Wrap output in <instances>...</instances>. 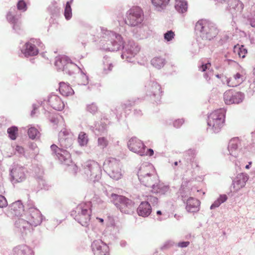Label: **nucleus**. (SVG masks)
Returning a JSON list of instances; mask_svg holds the SVG:
<instances>
[{"label": "nucleus", "mask_w": 255, "mask_h": 255, "mask_svg": "<svg viewBox=\"0 0 255 255\" xmlns=\"http://www.w3.org/2000/svg\"><path fill=\"white\" fill-rule=\"evenodd\" d=\"M101 43L103 48L110 51H117L123 48L124 51L121 57L128 62H131V59L139 52L140 47L133 40H129L124 46V41L121 35L106 28H102Z\"/></svg>", "instance_id": "obj_1"}, {"label": "nucleus", "mask_w": 255, "mask_h": 255, "mask_svg": "<svg viewBox=\"0 0 255 255\" xmlns=\"http://www.w3.org/2000/svg\"><path fill=\"white\" fill-rule=\"evenodd\" d=\"M138 178L141 184L152 187L159 182V178L153 166L149 163H143L137 172Z\"/></svg>", "instance_id": "obj_2"}, {"label": "nucleus", "mask_w": 255, "mask_h": 255, "mask_svg": "<svg viewBox=\"0 0 255 255\" xmlns=\"http://www.w3.org/2000/svg\"><path fill=\"white\" fill-rule=\"evenodd\" d=\"M195 31L203 40L210 41L218 35L219 30L217 25L207 19H200L196 23Z\"/></svg>", "instance_id": "obj_3"}, {"label": "nucleus", "mask_w": 255, "mask_h": 255, "mask_svg": "<svg viewBox=\"0 0 255 255\" xmlns=\"http://www.w3.org/2000/svg\"><path fill=\"white\" fill-rule=\"evenodd\" d=\"M92 207L91 202H82L71 212V216L82 226L87 227L90 221Z\"/></svg>", "instance_id": "obj_4"}, {"label": "nucleus", "mask_w": 255, "mask_h": 255, "mask_svg": "<svg viewBox=\"0 0 255 255\" xmlns=\"http://www.w3.org/2000/svg\"><path fill=\"white\" fill-rule=\"evenodd\" d=\"M226 111L221 108L214 111L208 117L207 130L214 133L219 132L223 127Z\"/></svg>", "instance_id": "obj_5"}, {"label": "nucleus", "mask_w": 255, "mask_h": 255, "mask_svg": "<svg viewBox=\"0 0 255 255\" xmlns=\"http://www.w3.org/2000/svg\"><path fill=\"white\" fill-rule=\"evenodd\" d=\"M46 104H48L52 109L59 111H62L65 106L63 101L59 96L52 94L48 96L47 100H40L38 101L37 104H33L32 105L33 110L31 112V116L33 117L34 115L35 111L39 108V106L46 111Z\"/></svg>", "instance_id": "obj_6"}, {"label": "nucleus", "mask_w": 255, "mask_h": 255, "mask_svg": "<svg viewBox=\"0 0 255 255\" xmlns=\"http://www.w3.org/2000/svg\"><path fill=\"white\" fill-rule=\"evenodd\" d=\"M144 13L138 6L133 7L126 12L124 20L125 24L131 27H138L142 24Z\"/></svg>", "instance_id": "obj_7"}, {"label": "nucleus", "mask_w": 255, "mask_h": 255, "mask_svg": "<svg viewBox=\"0 0 255 255\" xmlns=\"http://www.w3.org/2000/svg\"><path fill=\"white\" fill-rule=\"evenodd\" d=\"M83 170L89 180L96 182L99 181L102 176V169L99 164L94 160H88L83 165Z\"/></svg>", "instance_id": "obj_8"}, {"label": "nucleus", "mask_w": 255, "mask_h": 255, "mask_svg": "<svg viewBox=\"0 0 255 255\" xmlns=\"http://www.w3.org/2000/svg\"><path fill=\"white\" fill-rule=\"evenodd\" d=\"M104 166L111 178L115 180L121 179L123 176V173L121 168L120 163L118 160L114 158H108L105 160Z\"/></svg>", "instance_id": "obj_9"}, {"label": "nucleus", "mask_w": 255, "mask_h": 255, "mask_svg": "<svg viewBox=\"0 0 255 255\" xmlns=\"http://www.w3.org/2000/svg\"><path fill=\"white\" fill-rule=\"evenodd\" d=\"M113 203L123 213L129 214L133 211L134 202L125 196L113 195Z\"/></svg>", "instance_id": "obj_10"}, {"label": "nucleus", "mask_w": 255, "mask_h": 255, "mask_svg": "<svg viewBox=\"0 0 255 255\" xmlns=\"http://www.w3.org/2000/svg\"><path fill=\"white\" fill-rule=\"evenodd\" d=\"M55 66L58 70L63 71L69 75L74 74V70L77 68V65L65 55L56 57Z\"/></svg>", "instance_id": "obj_11"}, {"label": "nucleus", "mask_w": 255, "mask_h": 255, "mask_svg": "<svg viewBox=\"0 0 255 255\" xmlns=\"http://www.w3.org/2000/svg\"><path fill=\"white\" fill-rule=\"evenodd\" d=\"M50 148L52 155L61 164L70 166L72 163L71 154L66 149L59 147L54 144L50 146Z\"/></svg>", "instance_id": "obj_12"}, {"label": "nucleus", "mask_w": 255, "mask_h": 255, "mask_svg": "<svg viewBox=\"0 0 255 255\" xmlns=\"http://www.w3.org/2000/svg\"><path fill=\"white\" fill-rule=\"evenodd\" d=\"M145 89L147 96L152 100L157 103L160 102L162 92L159 84L153 80H149L146 83Z\"/></svg>", "instance_id": "obj_13"}, {"label": "nucleus", "mask_w": 255, "mask_h": 255, "mask_svg": "<svg viewBox=\"0 0 255 255\" xmlns=\"http://www.w3.org/2000/svg\"><path fill=\"white\" fill-rule=\"evenodd\" d=\"M10 180L12 184L24 181L26 178V169L22 166L14 163L9 169Z\"/></svg>", "instance_id": "obj_14"}, {"label": "nucleus", "mask_w": 255, "mask_h": 255, "mask_svg": "<svg viewBox=\"0 0 255 255\" xmlns=\"http://www.w3.org/2000/svg\"><path fill=\"white\" fill-rule=\"evenodd\" d=\"M20 17L21 14L18 13L14 7H11L6 15V20L12 24L13 30L18 34H20L21 32Z\"/></svg>", "instance_id": "obj_15"}, {"label": "nucleus", "mask_w": 255, "mask_h": 255, "mask_svg": "<svg viewBox=\"0 0 255 255\" xmlns=\"http://www.w3.org/2000/svg\"><path fill=\"white\" fill-rule=\"evenodd\" d=\"M22 214L32 227L39 225L43 219L42 214L37 208H30L29 210H26Z\"/></svg>", "instance_id": "obj_16"}, {"label": "nucleus", "mask_w": 255, "mask_h": 255, "mask_svg": "<svg viewBox=\"0 0 255 255\" xmlns=\"http://www.w3.org/2000/svg\"><path fill=\"white\" fill-rule=\"evenodd\" d=\"M244 94L241 92H236L233 90L226 91L224 94V100L226 104H239L243 102Z\"/></svg>", "instance_id": "obj_17"}, {"label": "nucleus", "mask_w": 255, "mask_h": 255, "mask_svg": "<svg viewBox=\"0 0 255 255\" xmlns=\"http://www.w3.org/2000/svg\"><path fill=\"white\" fill-rule=\"evenodd\" d=\"M32 227L30 224L28 223L26 218L23 217V214L15 219L14 229L15 232L23 236L27 234Z\"/></svg>", "instance_id": "obj_18"}, {"label": "nucleus", "mask_w": 255, "mask_h": 255, "mask_svg": "<svg viewBox=\"0 0 255 255\" xmlns=\"http://www.w3.org/2000/svg\"><path fill=\"white\" fill-rule=\"evenodd\" d=\"M128 146L129 150L140 156H144L146 148L141 140L135 137L128 140Z\"/></svg>", "instance_id": "obj_19"}, {"label": "nucleus", "mask_w": 255, "mask_h": 255, "mask_svg": "<svg viewBox=\"0 0 255 255\" xmlns=\"http://www.w3.org/2000/svg\"><path fill=\"white\" fill-rule=\"evenodd\" d=\"M243 8L244 4L241 1L239 0H229L227 9L232 15V22L235 23V21H234L235 18L242 14Z\"/></svg>", "instance_id": "obj_20"}, {"label": "nucleus", "mask_w": 255, "mask_h": 255, "mask_svg": "<svg viewBox=\"0 0 255 255\" xmlns=\"http://www.w3.org/2000/svg\"><path fill=\"white\" fill-rule=\"evenodd\" d=\"M187 183V181L182 182L181 184L180 191L183 190V186L186 185ZM181 197L183 201L185 203V201L186 203V209L188 212L195 213L199 211L200 201L193 197H190L187 200L185 199L186 196L181 192Z\"/></svg>", "instance_id": "obj_21"}, {"label": "nucleus", "mask_w": 255, "mask_h": 255, "mask_svg": "<svg viewBox=\"0 0 255 255\" xmlns=\"http://www.w3.org/2000/svg\"><path fill=\"white\" fill-rule=\"evenodd\" d=\"M196 152L194 150L189 149L184 154L183 162L187 166V169H189V166L193 169L199 168V162L196 158Z\"/></svg>", "instance_id": "obj_22"}, {"label": "nucleus", "mask_w": 255, "mask_h": 255, "mask_svg": "<svg viewBox=\"0 0 255 255\" xmlns=\"http://www.w3.org/2000/svg\"><path fill=\"white\" fill-rule=\"evenodd\" d=\"M73 138L72 134L66 129L61 130L59 133V147L67 149L73 144Z\"/></svg>", "instance_id": "obj_23"}, {"label": "nucleus", "mask_w": 255, "mask_h": 255, "mask_svg": "<svg viewBox=\"0 0 255 255\" xmlns=\"http://www.w3.org/2000/svg\"><path fill=\"white\" fill-rule=\"evenodd\" d=\"M94 255H109V247L101 240H94L91 244Z\"/></svg>", "instance_id": "obj_24"}, {"label": "nucleus", "mask_w": 255, "mask_h": 255, "mask_svg": "<svg viewBox=\"0 0 255 255\" xmlns=\"http://www.w3.org/2000/svg\"><path fill=\"white\" fill-rule=\"evenodd\" d=\"M20 54L25 57L34 56L38 54V49L31 42L28 41L20 46ZM19 54V56L20 55Z\"/></svg>", "instance_id": "obj_25"}, {"label": "nucleus", "mask_w": 255, "mask_h": 255, "mask_svg": "<svg viewBox=\"0 0 255 255\" xmlns=\"http://www.w3.org/2000/svg\"><path fill=\"white\" fill-rule=\"evenodd\" d=\"M249 179V176L246 173H241L237 175L233 181L232 185L234 190L238 191L244 187Z\"/></svg>", "instance_id": "obj_26"}, {"label": "nucleus", "mask_w": 255, "mask_h": 255, "mask_svg": "<svg viewBox=\"0 0 255 255\" xmlns=\"http://www.w3.org/2000/svg\"><path fill=\"white\" fill-rule=\"evenodd\" d=\"M246 79L244 75L239 72L235 74L232 78L225 77L226 82L229 87H235L241 84Z\"/></svg>", "instance_id": "obj_27"}, {"label": "nucleus", "mask_w": 255, "mask_h": 255, "mask_svg": "<svg viewBox=\"0 0 255 255\" xmlns=\"http://www.w3.org/2000/svg\"><path fill=\"white\" fill-rule=\"evenodd\" d=\"M151 212V206L148 202H142L137 209V213L140 216L148 217Z\"/></svg>", "instance_id": "obj_28"}, {"label": "nucleus", "mask_w": 255, "mask_h": 255, "mask_svg": "<svg viewBox=\"0 0 255 255\" xmlns=\"http://www.w3.org/2000/svg\"><path fill=\"white\" fill-rule=\"evenodd\" d=\"M13 255H34L32 250L28 246L22 245L15 247L13 249Z\"/></svg>", "instance_id": "obj_29"}, {"label": "nucleus", "mask_w": 255, "mask_h": 255, "mask_svg": "<svg viewBox=\"0 0 255 255\" xmlns=\"http://www.w3.org/2000/svg\"><path fill=\"white\" fill-rule=\"evenodd\" d=\"M9 210H10L11 214L15 215V216H20L22 214L21 212L24 213L26 210L23 209V206L21 202L19 200L15 201L12 203L9 206Z\"/></svg>", "instance_id": "obj_30"}, {"label": "nucleus", "mask_w": 255, "mask_h": 255, "mask_svg": "<svg viewBox=\"0 0 255 255\" xmlns=\"http://www.w3.org/2000/svg\"><path fill=\"white\" fill-rule=\"evenodd\" d=\"M154 9L161 12L166 9L170 0H150Z\"/></svg>", "instance_id": "obj_31"}, {"label": "nucleus", "mask_w": 255, "mask_h": 255, "mask_svg": "<svg viewBox=\"0 0 255 255\" xmlns=\"http://www.w3.org/2000/svg\"><path fill=\"white\" fill-rule=\"evenodd\" d=\"M239 143L238 137L233 138L229 142L228 149L229 154L234 157L237 155V148Z\"/></svg>", "instance_id": "obj_32"}, {"label": "nucleus", "mask_w": 255, "mask_h": 255, "mask_svg": "<svg viewBox=\"0 0 255 255\" xmlns=\"http://www.w3.org/2000/svg\"><path fill=\"white\" fill-rule=\"evenodd\" d=\"M151 189L152 192L154 193L164 195L168 191L169 187L162 183H160L159 180V182L154 184V186L151 187Z\"/></svg>", "instance_id": "obj_33"}, {"label": "nucleus", "mask_w": 255, "mask_h": 255, "mask_svg": "<svg viewBox=\"0 0 255 255\" xmlns=\"http://www.w3.org/2000/svg\"><path fill=\"white\" fill-rule=\"evenodd\" d=\"M90 129L97 135H101L107 131L106 124L102 122L97 123L95 126H90Z\"/></svg>", "instance_id": "obj_34"}, {"label": "nucleus", "mask_w": 255, "mask_h": 255, "mask_svg": "<svg viewBox=\"0 0 255 255\" xmlns=\"http://www.w3.org/2000/svg\"><path fill=\"white\" fill-rule=\"evenodd\" d=\"M114 67L113 60L108 56H105L103 60V69L104 74L110 72Z\"/></svg>", "instance_id": "obj_35"}, {"label": "nucleus", "mask_w": 255, "mask_h": 255, "mask_svg": "<svg viewBox=\"0 0 255 255\" xmlns=\"http://www.w3.org/2000/svg\"><path fill=\"white\" fill-rule=\"evenodd\" d=\"M210 63H202L201 65L199 66V70L201 72H206L203 76L204 78L208 81L210 79L211 77L213 75V72L210 70L211 67Z\"/></svg>", "instance_id": "obj_36"}, {"label": "nucleus", "mask_w": 255, "mask_h": 255, "mask_svg": "<svg viewBox=\"0 0 255 255\" xmlns=\"http://www.w3.org/2000/svg\"><path fill=\"white\" fill-rule=\"evenodd\" d=\"M59 92L64 96H69L74 94V92L69 85L64 83H59Z\"/></svg>", "instance_id": "obj_37"}, {"label": "nucleus", "mask_w": 255, "mask_h": 255, "mask_svg": "<svg viewBox=\"0 0 255 255\" xmlns=\"http://www.w3.org/2000/svg\"><path fill=\"white\" fill-rule=\"evenodd\" d=\"M175 8L178 12L183 13L187 11V2L185 0H176Z\"/></svg>", "instance_id": "obj_38"}, {"label": "nucleus", "mask_w": 255, "mask_h": 255, "mask_svg": "<svg viewBox=\"0 0 255 255\" xmlns=\"http://www.w3.org/2000/svg\"><path fill=\"white\" fill-rule=\"evenodd\" d=\"M134 105V102L128 101L126 102L125 103L122 104L120 107H117L115 108L114 110H113V112L116 115L117 118L118 119H119L121 116V110L126 109L128 108H130Z\"/></svg>", "instance_id": "obj_39"}, {"label": "nucleus", "mask_w": 255, "mask_h": 255, "mask_svg": "<svg viewBox=\"0 0 255 255\" xmlns=\"http://www.w3.org/2000/svg\"><path fill=\"white\" fill-rule=\"evenodd\" d=\"M234 52L237 54L239 57L244 58L247 53V49L243 45H235L233 48Z\"/></svg>", "instance_id": "obj_40"}, {"label": "nucleus", "mask_w": 255, "mask_h": 255, "mask_svg": "<svg viewBox=\"0 0 255 255\" xmlns=\"http://www.w3.org/2000/svg\"><path fill=\"white\" fill-rule=\"evenodd\" d=\"M151 64L155 68L159 69L165 65V60L160 56L155 57L151 60Z\"/></svg>", "instance_id": "obj_41"}, {"label": "nucleus", "mask_w": 255, "mask_h": 255, "mask_svg": "<svg viewBox=\"0 0 255 255\" xmlns=\"http://www.w3.org/2000/svg\"><path fill=\"white\" fill-rule=\"evenodd\" d=\"M248 22L253 27H255V4L250 8V13L247 16Z\"/></svg>", "instance_id": "obj_42"}, {"label": "nucleus", "mask_w": 255, "mask_h": 255, "mask_svg": "<svg viewBox=\"0 0 255 255\" xmlns=\"http://www.w3.org/2000/svg\"><path fill=\"white\" fill-rule=\"evenodd\" d=\"M227 199L228 197L226 195H221L210 206V209L212 210L219 207L222 203L226 202Z\"/></svg>", "instance_id": "obj_43"}, {"label": "nucleus", "mask_w": 255, "mask_h": 255, "mask_svg": "<svg viewBox=\"0 0 255 255\" xmlns=\"http://www.w3.org/2000/svg\"><path fill=\"white\" fill-rule=\"evenodd\" d=\"M88 140L89 138L87 133L83 131L79 133L78 141L81 146H86L88 143Z\"/></svg>", "instance_id": "obj_44"}, {"label": "nucleus", "mask_w": 255, "mask_h": 255, "mask_svg": "<svg viewBox=\"0 0 255 255\" xmlns=\"http://www.w3.org/2000/svg\"><path fill=\"white\" fill-rule=\"evenodd\" d=\"M77 68H79L80 70V73L79 75V77L78 78V84L80 85H86L88 83V77L84 73L80 68L77 66Z\"/></svg>", "instance_id": "obj_45"}, {"label": "nucleus", "mask_w": 255, "mask_h": 255, "mask_svg": "<svg viewBox=\"0 0 255 255\" xmlns=\"http://www.w3.org/2000/svg\"><path fill=\"white\" fill-rule=\"evenodd\" d=\"M72 1L73 0H71L70 1H67L65 7L64 16L67 20H69L72 17V13L71 4Z\"/></svg>", "instance_id": "obj_46"}, {"label": "nucleus", "mask_w": 255, "mask_h": 255, "mask_svg": "<svg viewBox=\"0 0 255 255\" xmlns=\"http://www.w3.org/2000/svg\"><path fill=\"white\" fill-rule=\"evenodd\" d=\"M27 133L29 138L32 139L38 138L40 135L39 131L34 127L30 128L28 130Z\"/></svg>", "instance_id": "obj_47"}, {"label": "nucleus", "mask_w": 255, "mask_h": 255, "mask_svg": "<svg viewBox=\"0 0 255 255\" xmlns=\"http://www.w3.org/2000/svg\"><path fill=\"white\" fill-rule=\"evenodd\" d=\"M7 133L9 138L12 140H15L17 135L18 128L15 126H12L7 129Z\"/></svg>", "instance_id": "obj_48"}, {"label": "nucleus", "mask_w": 255, "mask_h": 255, "mask_svg": "<svg viewBox=\"0 0 255 255\" xmlns=\"http://www.w3.org/2000/svg\"><path fill=\"white\" fill-rule=\"evenodd\" d=\"M109 141L105 137H99L97 140V145L101 149H104L108 145Z\"/></svg>", "instance_id": "obj_49"}, {"label": "nucleus", "mask_w": 255, "mask_h": 255, "mask_svg": "<svg viewBox=\"0 0 255 255\" xmlns=\"http://www.w3.org/2000/svg\"><path fill=\"white\" fill-rule=\"evenodd\" d=\"M164 39L166 42L171 41L175 37V34L172 30H168L164 34Z\"/></svg>", "instance_id": "obj_50"}, {"label": "nucleus", "mask_w": 255, "mask_h": 255, "mask_svg": "<svg viewBox=\"0 0 255 255\" xmlns=\"http://www.w3.org/2000/svg\"><path fill=\"white\" fill-rule=\"evenodd\" d=\"M16 7L17 10L21 12H25L27 9V4L23 0H19L17 2Z\"/></svg>", "instance_id": "obj_51"}, {"label": "nucleus", "mask_w": 255, "mask_h": 255, "mask_svg": "<svg viewBox=\"0 0 255 255\" xmlns=\"http://www.w3.org/2000/svg\"><path fill=\"white\" fill-rule=\"evenodd\" d=\"M104 194L110 199V201L113 203V195H118V194H115L111 191V187L108 186L107 188H106L104 190Z\"/></svg>", "instance_id": "obj_52"}, {"label": "nucleus", "mask_w": 255, "mask_h": 255, "mask_svg": "<svg viewBox=\"0 0 255 255\" xmlns=\"http://www.w3.org/2000/svg\"><path fill=\"white\" fill-rule=\"evenodd\" d=\"M86 110L92 114H95L98 111L97 106L95 103L87 105Z\"/></svg>", "instance_id": "obj_53"}, {"label": "nucleus", "mask_w": 255, "mask_h": 255, "mask_svg": "<svg viewBox=\"0 0 255 255\" xmlns=\"http://www.w3.org/2000/svg\"><path fill=\"white\" fill-rule=\"evenodd\" d=\"M146 202H149V204L152 206H155L157 204L158 198L153 196H150L147 197V201Z\"/></svg>", "instance_id": "obj_54"}, {"label": "nucleus", "mask_w": 255, "mask_h": 255, "mask_svg": "<svg viewBox=\"0 0 255 255\" xmlns=\"http://www.w3.org/2000/svg\"><path fill=\"white\" fill-rule=\"evenodd\" d=\"M38 183L39 186L41 189H44L45 190H47L48 189V185L45 180L41 178H39Z\"/></svg>", "instance_id": "obj_55"}, {"label": "nucleus", "mask_w": 255, "mask_h": 255, "mask_svg": "<svg viewBox=\"0 0 255 255\" xmlns=\"http://www.w3.org/2000/svg\"><path fill=\"white\" fill-rule=\"evenodd\" d=\"M184 123V120L183 119H177L173 122V125L174 127L176 128H179L183 125Z\"/></svg>", "instance_id": "obj_56"}, {"label": "nucleus", "mask_w": 255, "mask_h": 255, "mask_svg": "<svg viewBox=\"0 0 255 255\" xmlns=\"http://www.w3.org/2000/svg\"><path fill=\"white\" fill-rule=\"evenodd\" d=\"M7 205V202L6 198L2 195H0V208L5 207Z\"/></svg>", "instance_id": "obj_57"}, {"label": "nucleus", "mask_w": 255, "mask_h": 255, "mask_svg": "<svg viewBox=\"0 0 255 255\" xmlns=\"http://www.w3.org/2000/svg\"><path fill=\"white\" fill-rule=\"evenodd\" d=\"M27 209L26 210H29L30 208H36L34 206V203L32 200L29 199V197H28V200L26 204Z\"/></svg>", "instance_id": "obj_58"}, {"label": "nucleus", "mask_w": 255, "mask_h": 255, "mask_svg": "<svg viewBox=\"0 0 255 255\" xmlns=\"http://www.w3.org/2000/svg\"><path fill=\"white\" fill-rule=\"evenodd\" d=\"M15 150L19 155L24 154V149L22 146L16 145L15 148Z\"/></svg>", "instance_id": "obj_59"}, {"label": "nucleus", "mask_w": 255, "mask_h": 255, "mask_svg": "<svg viewBox=\"0 0 255 255\" xmlns=\"http://www.w3.org/2000/svg\"><path fill=\"white\" fill-rule=\"evenodd\" d=\"M249 83L250 85L248 92L251 94H252L255 91V82L252 83H250V82H249Z\"/></svg>", "instance_id": "obj_60"}, {"label": "nucleus", "mask_w": 255, "mask_h": 255, "mask_svg": "<svg viewBox=\"0 0 255 255\" xmlns=\"http://www.w3.org/2000/svg\"><path fill=\"white\" fill-rule=\"evenodd\" d=\"M229 39V36L227 34H224L221 38L220 40L219 41L221 44H223L225 42H226Z\"/></svg>", "instance_id": "obj_61"}, {"label": "nucleus", "mask_w": 255, "mask_h": 255, "mask_svg": "<svg viewBox=\"0 0 255 255\" xmlns=\"http://www.w3.org/2000/svg\"><path fill=\"white\" fill-rule=\"evenodd\" d=\"M190 244V242L188 241L179 242L177 246L178 247L183 248L188 247Z\"/></svg>", "instance_id": "obj_62"}, {"label": "nucleus", "mask_w": 255, "mask_h": 255, "mask_svg": "<svg viewBox=\"0 0 255 255\" xmlns=\"http://www.w3.org/2000/svg\"><path fill=\"white\" fill-rule=\"evenodd\" d=\"M60 119H62L61 117H52L50 121V122L54 124V125H57L58 124L59 121Z\"/></svg>", "instance_id": "obj_63"}, {"label": "nucleus", "mask_w": 255, "mask_h": 255, "mask_svg": "<svg viewBox=\"0 0 255 255\" xmlns=\"http://www.w3.org/2000/svg\"><path fill=\"white\" fill-rule=\"evenodd\" d=\"M174 242L173 241H168L164 243L163 246L162 247V249L168 248L172 246Z\"/></svg>", "instance_id": "obj_64"}]
</instances>
